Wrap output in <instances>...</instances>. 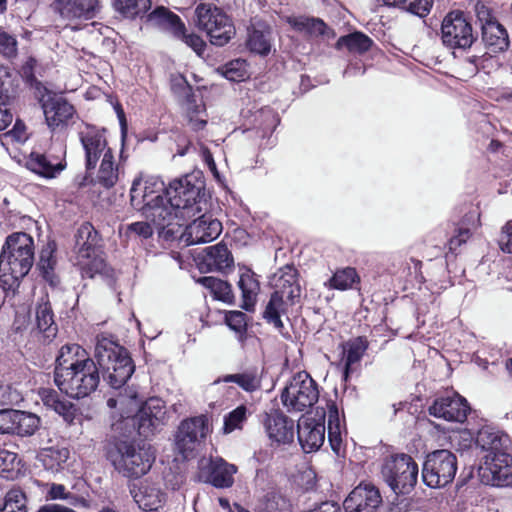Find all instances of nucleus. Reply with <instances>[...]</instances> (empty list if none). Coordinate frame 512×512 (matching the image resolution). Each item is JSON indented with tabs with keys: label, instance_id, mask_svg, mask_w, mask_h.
Wrapping results in <instances>:
<instances>
[{
	"label": "nucleus",
	"instance_id": "nucleus-1",
	"mask_svg": "<svg viewBox=\"0 0 512 512\" xmlns=\"http://www.w3.org/2000/svg\"><path fill=\"white\" fill-rule=\"evenodd\" d=\"M95 361L78 344L61 347L56 358L54 381L71 398L81 399L94 392L103 379L114 389L121 388L134 372V364L125 348L101 334L95 346Z\"/></svg>",
	"mask_w": 512,
	"mask_h": 512
},
{
	"label": "nucleus",
	"instance_id": "nucleus-2",
	"mask_svg": "<svg viewBox=\"0 0 512 512\" xmlns=\"http://www.w3.org/2000/svg\"><path fill=\"white\" fill-rule=\"evenodd\" d=\"M142 399L134 388H125L115 397L107 400V406L120 411L121 421L112 424L113 429H121L120 424L133 425L140 436L148 438L165 424L167 418L165 402L153 397L140 405Z\"/></svg>",
	"mask_w": 512,
	"mask_h": 512
},
{
	"label": "nucleus",
	"instance_id": "nucleus-3",
	"mask_svg": "<svg viewBox=\"0 0 512 512\" xmlns=\"http://www.w3.org/2000/svg\"><path fill=\"white\" fill-rule=\"evenodd\" d=\"M34 263V240L25 232L9 235L0 254V286L3 290H14Z\"/></svg>",
	"mask_w": 512,
	"mask_h": 512
},
{
	"label": "nucleus",
	"instance_id": "nucleus-4",
	"mask_svg": "<svg viewBox=\"0 0 512 512\" xmlns=\"http://www.w3.org/2000/svg\"><path fill=\"white\" fill-rule=\"evenodd\" d=\"M165 195L180 210L182 218H191L209 210L204 184L193 176L186 175L170 182Z\"/></svg>",
	"mask_w": 512,
	"mask_h": 512
},
{
	"label": "nucleus",
	"instance_id": "nucleus-5",
	"mask_svg": "<svg viewBox=\"0 0 512 512\" xmlns=\"http://www.w3.org/2000/svg\"><path fill=\"white\" fill-rule=\"evenodd\" d=\"M108 458L115 470L124 477L139 478L151 469L155 453L150 445L121 441L109 452Z\"/></svg>",
	"mask_w": 512,
	"mask_h": 512
},
{
	"label": "nucleus",
	"instance_id": "nucleus-6",
	"mask_svg": "<svg viewBox=\"0 0 512 512\" xmlns=\"http://www.w3.org/2000/svg\"><path fill=\"white\" fill-rule=\"evenodd\" d=\"M101 238L90 223L82 224L76 234L75 253L76 264L83 276L94 277L105 267L101 251Z\"/></svg>",
	"mask_w": 512,
	"mask_h": 512
},
{
	"label": "nucleus",
	"instance_id": "nucleus-7",
	"mask_svg": "<svg viewBox=\"0 0 512 512\" xmlns=\"http://www.w3.org/2000/svg\"><path fill=\"white\" fill-rule=\"evenodd\" d=\"M381 473L394 493L407 495L417 484L419 469L411 456L396 454L385 459Z\"/></svg>",
	"mask_w": 512,
	"mask_h": 512
},
{
	"label": "nucleus",
	"instance_id": "nucleus-8",
	"mask_svg": "<svg viewBox=\"0 0 512 512\" xmlns=\"http://www.w3.org/2000/svg\"><path fill=\"white\" fill-rule=\"evenodd\" d=\"M195 22L200 30L206 32L211 44L215 46H224L235 35L230 18L213 4H199L195 9Z\"/></svg>",
	"mask_w": 512,
	"mask_h": 512
},
{
	"label": "nucleus",
	"instance_id": "nucleus-9",
	"mask_svg": "<svg viewBox=\"0 0 512 512\" xmlns=\"http://www.w3.org/2000/svg\"><path fill=\"white\" fill-rule=\"evenodd\" d=\"M319 398L317 383L305 371L292 377L281 393L282 404L289 412H303L311 408Z\"/></svg>",
	"mask_w": 512,
	"mask_h": 512
},
{
	"label": "nucleus",
	"instance_id": "nucleus-10",
	"mask_svg": "<svg viewBox=\"0 0 512 512\" xmlns=\"http://www.w3.org/2000/svg\"><path fill=\"white\" fill-rule=\"evenodd\" d=\"M457 472V458L449 450H436L427 455L422 469L424 483L431 488L445 487Z\"/></svg>",
	"mask_w": 512,
	"mask_h": 512
},
{
	"label": "nucleus",
	"instance_id": "nucleus-11",
	"mask_svg": "<svg viewBox=\"0 0 512 512\" xmlns=\"http://www.w3.org/2000/svg\"><path fill=\"white\" fill-rule=\"evenodd\" d=\"M442 42L450 49H467L477 39L472 25L464 12L452 11L442 21Z\"/></svg>",
	"mask_w": 512,
	"mask_h": 512
},
{
	"label": "nucleus",
	"instance_id": "nucleus-12",
	"mask_svg": "<svg viewBox=\"0 0 512 512\" xmlns=\"http://www.w3.org/2000/svg\"><path fill=\"white\" fill-rule=\"evenodd\" d=\"M211 432L207 415H198L184 419L176 434V446L185 458L199 446Z\"/></svg>",
	"mask_w": 512,
	"mask_h": 512
},
{
	"label": "nucleus",
	"instance_id": "nucleus-13",
	"mask_svg": "<svg viewBox=\"0 0 512 512\" xmlns=\"http://www.w3.org/2000/svg\"><path fill=\"white\" fill-rule=\"evenodd\" d=\"M145 217L152 221L154 225L163 233L165 237L173 236L176 232L175 226H181L180 220H184L180 210L173 205L172 201L165 196L157 201L143 206L140 209Z\"/></svg>",
	"mask_w": 512,
	"mask_h": 512
},
{
	"label": "nucleus",
	"instance_id": "nucleus-14",
	"mask_svg": "<svg viewBox=\"0 0 512 512\" xmlns=\"http://www.w3.org/2000/svg\"><path fill=\"white\" fill-rule=\"evenodd\" d=\"M106 130L92 125H85L80 130L79 140L84 150L85 166L88 173L92 174L97 163L105 154H110L113 150L108 146Z\"/></svg>",
	"mask_w": 512,
	"mask_h": 512
},
{
	"label": "nucleus",
	"instance_id": "nucleus-15",
	"mask_svg": "<svg viewBox=\"0 0 512 512\" xmlns=\"http://www.w3.org/2000/svg\"><path fill=\"white\" fill-rule=\"evenodd\" d=\"M65 158L66 146L59 144L44 154L32 152L26 161V166L44 178H55L66 168Z\"/></svg>",
	"mask_w": 512,
	"mask_h": 512
},
{
	"label": "nucleus",
	"instance_id": "nucleus-16",
	"mask_svg": "<svg viewBox=\"0 0 512 512\" xmlns=\"http://www.w3.org/2000/svg\"><path fill=\"white\" fill-rule=\"evenodd\" d=\"M41 107L48 128L52 132L65 130L76 115V110L65 98L57 95H48L41 100Z\"/></svg>",
	"mask_w": 512,
	"mask_h": 512
},
{
	"label": "nucleus",
	"instance_id": "nucleus-17",
	"mask_svg": "<svg viewBox=\"0 0 512 512\" xmlns=\"http://www.w3.org/2000/svg\"><path fill=\"white\" fill-rule=\"evenodd\" d=\"M478 473L485 485L512 486V455L505 453L494 459L488 458L482 462Z\"/></svg>",
	"mask_w": 512,
	"mask_h": 512
},
{
	"label": "nucleus",
	"instance_id": "nucleus-18",
	"mask_svg": "<svg viewBox=\"0 0 512 512\" xmlns=\"http://www.w3.org/2000/svg\"><path fill=\"white\" fill-rule=\"evenodd\" d=\"M200 214L197 219L186 226L181 235L182 240L187 245L211 242L216 239L222 231V224L219 220L212 218L211 215H207V212Z\"/></svg>",
	"mask_w": 512,
	"mask_h": 512
},
{
	"label": "nucleus",
	"instance_id": "nucleus-19",
	"mask_svg": "<svg viewBox=\"0 0 512 512\" xmlns=\"http://www.w3.org/2000/svg\"><path fill=\"white\" fill-rule=\"evenodd\" d=\"M469 410L467 400L454 394L436 398L429 407V414L449 422H464Z\"/></svg>",
	"mask_w": 512,
	"mask_h": 512
},
{
	"label": "nucleus",
	"instance_id": "nucleus-20",
	"mask_svg": "<svg viewBox=\"0 0 512 512\" xmlns=\"http://www.w3.org/2000/svg\"><path fill=\"white\" fill-rule=\"evenodd\" d=\"M382 503L379 490L371 484H359L343 503L345 512H375Z\"/></svg>",
	"mask_w": 512,
	"mask_h": 512
},
{
	"label": "nucleus",
	"instance_id": "nucleus-21",
	"mask_svg": "<svg viewBox=\"0 0 512 512\" xmlns=\"http://www.w3.org/2000/svg\"><path fill=\"white\" fill-rule=\"evenodd\" d=\"M477 446L485 453L483 462L488 458L499 457L500 454L508 453L510 438L501 431L491 427H483L479 430L476 438Z\"/></svg>",
	"mask_w": 512,
	"mask_h": 512
},
{
	"label": "nucleus",
	"instance_id": "nucleus-22",
	"mask_svg": "<svg viewBox=\"0 0 512 512\" xmlns=\"http://www.w3.org/2000/svg\"><path fill=\"white\" fill-rule=\"evenodd\" d=\"M234 259L227 246L222 243L205 248L198 266L202 272H225L232 268Z\"/></svg>",
	"mask_w": 512,
	"mask_h": 512
},
{
	"label": "nucleus",
	"instance_id": "nucleus-23",
	"mask_svg": "<svg viewBox=\"0 0 512 512\" xmlns=\"http://www.w3.org/2000/svg\"><path fill=\"white\" fill-rule=\"evenodd\" d=\"M140 180L135 179L130 189L131 204L135 209H142L159 198L165 193L164 182L156 177H149L145 180L143 190L139 188Z\"/></svg>",
	"mask_w": 512,
	"mask_h": 512
},
{
	"label": "nucleus",
	"instance_id": "nucleus-24",
	"mask_svg": "<svg viewBox=\"0 0 512 512\" xmlns=\"http://www.w3.org/2000/svg\"><path fill=\"white\" fill-rule=\"evenodd\" d=\"M298 441L306 452L318 450L325 440V425L315 419L302 418L298 422Z\"/></svg>",
	"mask_w": 512,
	"mask_h": 512
},
{
	"label": "nucleus",
	"instance_id": "nucleus-25",
	"mask_svg": "<svg viewBox=\"0 0 512 512\" xmlns=\"http://www.w3.org/2000/svg\"><path fill=\"white\" fill-rule=\"evenodd\" d=\"M98 4V0H54V9L63 19H90L95 16Z\"/></svg>",
	"mask_w": 512,
	"mask_h": 512
},
{
	"label": "nucleus",
	"instance_id": "nucleus-26",
	"mask_svg": "<svg viewBox=\"0 0 512 512\" xmlns=\"http://www.w3.org/2000/svg\"><path fill=\"white\" fill-rule=\"evenodd\" d=\"M130 493L139 508L145 512H159L163 506V494L160 489L147 481L133 484Z\"/></svg>",
	"mask_w": 512,
	"mask_h": 512
},
{
	"label": "nucleus",
	"instance_id": "nucleus-27",
	"mask_svg": "<svg viewBox=\"0 0 512 512\" xmlns=\"http://www.w3.org/2000/svg\"><path fill=\"white\" fill-rule=\"evenodd\" d=\"M265 429L268 437L276 443H290L294 439V421L280 412L267 415Z\"/></svg>",
	"mask_w": 512,
	"mask_h": 512
},
{
	"label": "nucleus",
	"instance_id": "nucleus-28",
	"mask_svg": "<svg viewBox=\"0 0 512 512\" xmlns=\"http://www.w3.org/2000/svg\"><path fill=\"white\" fill-rule=\"evenodd\" d=\"M297 276V270L291 265L280 268L271 277L270 283L274 292L284 295L287 299L299 298L301 288Z\"/></svg>",
	"mask_w": 512,
	"mask_h": 512
},
{
	"label": "nucleus",
	"instance_id": "nucleus-29",
	"mask_svg": "<svg viewBox=\"0 0 512 512\" xmlns=\"http://www.w3.org/2000/svg\"><path fill=\"white\" fill-rule=\"evenodd\" d=\"M156 16H168L174 36L182 40L187 46L193 49V51H195L197 55L201 56L203 54L206 48V43L200 36L194 33L188 34L186 32L185 25L178 16L168 15L167 11L164 8H158L151 14V17Z\"/></svg>",
	"mask_w": 512,
	"mask_h": 512
},
{
	"label": "nucleus",
	"instance_id": "nucleus-30",
	"mask_svg": "<svg viewBox=\"0 0 512 512\" xmlns=\"http://www.w3.org/2000/svg\"><path fill=\"white\" fill-rule=\"evenodd\" d=\"M482 40L492 53L503 52L509 47L506 29L497 21H487L482 25Z\"/></svg>",
	"mask_w": 512,
	"mask_h": 512
},
{
	"label": "nucleus",
	"instance_id": "nucleus-31",
	"mask_svg": "<svg viewBox=\"0 0 512 512\" xmlns=\"http://www.w3.org/2000/svg\"><path fill=\"white\" fill-rule=\"evenodd\" d=\"M328 441L331 449L337 456L345 453L343 424L340 419L339 410L336 404L328 405Z\"/></svg>",
	"mask_w": 512,
	"mask_h": 512
},
{
	"label": "nucleus",
	"instance_id": "nucleus-32",
	"mask_svg": "<svg viewBox=\"0 0 512 512\" xmlns=\"http://www.w3.org/2000/svg\"><path fill=\"white\" fill-rule=\"evenodd\" d=\"M480 226V214L477 211L467 213L454 230L448 245L451 252H455L462 244L466 243L473 231Z\"/></svg>",
	"mask_w": 512,
	"mask_h": 512
},
{
	"label": "nucleus",
	"instance_id": "nucleus-33",
	"mask_svg": "<svg viewBox=\"0 0 512 512\" xmlns=\"http://www.w3.org/2000/svg\"><path fill=\"white\" fill-rule=\"evenodd\" d=\"M237 467L222 458L211 459L209 482L216 488H229L234 483Z\"/></svg>",
	"mask_w": 512,
	"mask_h": 512
},
{
	"label": "nucleus",
	"instance_id": "nucleus-34",
	"mask_svg": "<svg viewBox=\"0 0 512 512\" xmlns=\"http://www.w3.org/2000/svg\"><path fill=\"white\" fill-rule=\"evenodd\" d=\"M238 286L242 293L241 307L246 311H253L260 291V285L255 274L246 270L240 275Z\"/></svg>",
	"mask_w": 512,
	"mask_h": 512
},
{
	"label": "nucleus",
	"instance_id": "nucleus-35",
	"mask_svg": "<svg viewBox=\"0 0 512 512\" xmlns=\"http://www.w3.org/2000/svg\"><path fill=\"white\" fill-rule=\"evenodd\" d=\"M269 28L261 21H254L248 30L247 46L255 53L265 55L270 51Z\"/></svg>",
	"mask_w": 512,
	"mask_h": 512
},
{
	"label": "nucleus",
	"instance_id": "nucleus-36",
	"mask_svg": "<svg viewBox=\"0 0 512 512\" xmlns=\"http://www.w3.org/2000/svg\"><path fill=\"white\" fill-rule=\"evenodd\" d=\"M36 327L43 340L50 342L55 338L58 328L54 322L52 308L48 302L38 304L36 308Z\"/></svg>",
	"mask_w": 512,
	"mask_h": 512
},
{
	"label": "nucleus",
	"instance_id": "nucleus-37",
	"mask_svg": "<svg viewBox=\"0 0 512 512\" xmlns=\"http://www.w3.org/2000/svg\"><path fill=\"white\" fill-rule=\"evenodd\" d=\"M295 303V299H287L284 295L273 292L264 311V318L276 328H282L281 315L285 314L287 308Z\"/></svg>",
	"mask_w": 512,
	"mask_h": 512
},
{
	"label": "nucleus",
	"instance_id": "nucleus-38",
	"mask_svg": "<svg viewBox=\"0 0 512 512\" xmlns=\"http://www.w3.org/2000/svg\"><path fill=\"white\" fill-rule=\"evenodd\" d=\"M235 383L244 391L252 393L261 387V377L256 370H246L241 373L228 374L218 378L213 385Z\"/></svg>",
	"mask_w": 512,
	"mask_h": 512
},
{
	"label": "nucleus",
	"instance_id": "nucleus-39",
	"mask_svg": "<svg viewBox=\"0 0 512 512\" xmlns=\"http://www.w3.org/2000/svg\"><path fill=\"white\" fill-rule=\"evenodd\" d=\"M96 175L97 182L105 188L113 187L119 180L120 168L115 160L114 152L101 158Z\"/></svg>",
	"mask_w": 512,
	"mask_h": 512
},
{
	"label": "nucleus",
	"instance_id": "nucleus-40",
	"mask_svg": "<svg viewBox=\"0 0 512 512\" xmlns=\"http://www.w3.org/2000/svg\"><path fill=\"white\" fill-rule=\"evenodd\" d=\"M41 425V419L34 413L16 410L12 435L30 437L35 434Z\"/></svg>",
	"mask_w": 512,
	"mask_h": 512
},
{
	"label": "nucleus",
	"instance_id": "nucleus-41",
	"mask_svg": "<svg viewBox=\"0 0 512 512\" xmlns=\"http://www.w3.org/2000/svg\"><path fill=\"white\" fill-rule=\"evenodd\" d=\"M368 348V342L363 337H357L349 342L344 347V375L345 378L352 371L353 365L357 364L363 357Z\"/></svg>",
	"mask_w": 512,
	"mask_h": 512
},
{
	"label": "nucleus",
	"instance_id": "nucleus-42",
	"mask_svg": "<svg viewBox=\"0 0 512 512\" xmlns=\"http://www.w3.org/2000/svg\"><path fill=\"white\" fill-rule=\"evenodd\" d=\"M360 283V277L355 268L338 269L328 281V287L336 290L353 289Z\"/></svg>",
	"mask_w": 512,
	"mask_h": 512
},
{
	"label": "nucleus",
	"instance_id": "nucleus-43",
	"mask_svg": "<svg viewBox=\"0 0 512 512\" xmlns=\"http://www.w3.org/2000/svg\"><path fill=\"white\" fill-rule=\"evenodd\" d=\"M197 283L209 289L214 299L227 303L233 299L231 286L226 281L212 276H204L200 277Z\"/></svg>",
	"mask_w": 512,
	"mask_h": 512
},
{
	"label": "nucleus",
	"instance_id": "nucleus-44",
	"mask_svg": "<svg viewBox=\"0 0 512 512\" xmlns=\"http://www.w3.org/2000/svg\"><path fill=\"white\" fill-rule=\"evenodd\" d=\"M372 40L361 32H354L346 36H342L337 40L336 48L342 49L346 47L350 52L364 53L370 49Z\"/></svg>",
	"mask_w": 512,
	"mask_h": 512
},
{
	"label": "nucleus",
	"instance_id": "nucleus-45",
	"mask_svg": "<svg viewBox=\"0 0 512 512\" xmlns=\"http://www.w3.org/2000/svg\"><path fill=\"white\" fill-rule=\"evenodd\" d=\"M38 457L46 469L58 470L68 460L69 450L64 447L44 448Z\"/></svg>",
	"mask_w": 512,
	"mask_h": 512
},
{
	"label": "nucleus",
	"instance_id": "nucleus-46",
	"mask_svg": "<svg viewBox=\"0 0 512 512\" xmlns=\"http://www.w3.org/2000/svg\"><path fill=\"white\" fill-rule=\"evenodd\" d=\"M114 6L123 16L135 18L150 9L151 0H115Z\"/></svg>",
	"mask_w": 512,
	"mask_h": 512
},
{
	"label": "nucleus",
	"instance_id": "nucleus-47",
	"mask_svg": "<svg viewBox=\"0 0 512 512\" xmlns=\"http://www.w3.org/2000/svg\"><path fill=\"white\" fill-rule=\"evenodd\" d=\"M0 512H27V498L20 488L10 489L4 498Z\"/></svg>",
	"mask_w": 512,
	"mask_h": 512
},
{
	"label": "nucleus",
	"instance_id": "nucleus-48",
	"mask_svg": "<svg viewBox=\"0 0 512 512\" xmlns=\"http://www.w3.org/2000/svg\"><path fill=\"white\" fill-rule=\"evenodd\" d=\"M19 464L16 453L0 447V477L13 479L19 472Z\"/></svg>",
	"mask_w": 512,
	"mask_h": 512
},
{
	"label": "nucleus",
	"instance_id": "nucleus-49",
	"mask_svg": "<svg viewBox=\"0 0 512 512\" xmlns=\"http://www.w3.org/2000/svg\"><path fill=\"white\" fill-rule=\"evenodd\" d=\"M217 70L222 76L232 82H240L248 77L246 61L241 59L233 60Z\"/></svg>",
	"mask_w": 512,
	"mask_h": 512
},
{
	"label": "nucleus",
	"instance_id": "nucleus-50",
	"mask_svg": "<svg viewBox=\"0 0 512 512\" xmlns=\"http://www.w3.org/2000/svg\"><path fill=\"white\" fill-rule=\"evenodd\" d=\"M247 407L240 405L224 416L223 433L230 434L235 430H241L247 420Z\"/></svg>",
	"mask_w": 512,
	"mask_h": 512
},
{
	"label": "nucleus",
	"instance_id": "nucleus-51",
	"mask_svg": "<svg viewBox=\"0 0 512 512\" xmlns=\"http://www.w3.org/2000/svg\"><path fill=\"white\" fill-rule=\"evenodd\" d=\"M186 112L193 130L198 131L205 127L207 120L205 118V106L202 101L197 103L195 100L188 99L186 103Z\"/></svg>",
	"mask_w": 512,
	"mask_h": 512
},
{
	"label": "nucleus",
	"instance_id": "nucleus-52",
	"mask_svg": "<svg viewBox=\"0 0 512 512\" xmlns=\"http://www.w3.org/2000/svg\"><path fill=\"white\" fill-rule=\"evenodd\" d=\"M289 22L296 30L305 31L311 35H325L327 32L326 24L320 19L296 17Z\"/></svg>",
	"mask_w": 512,
	"mask_h": 512
},
{
	"label": "nucleus",
	"instance_id": "nucleus-53",
	"mask_svg": "<svg viewBox=\"0 0 512 512\" xmlns=\"http://www.w3.org/2000/svg\"><path fill=\"white\" fill-rule=\"evenodd\" d=\"M265 512H291L292 504L288 498L277 492H269L265 496Z\"/></svg>",
	"mask_w": 512,
	"mask_h": 512
},
{
	"label": "nucleus",
	"instance_id": "nucleus-54",
	"mask_svg": "<svg viewBox=\"0 0 512 512\" xmlns=\"http://www.w3.org/2000/svg\"><path fill=\"white\" fill-rule=\"evenodd\" d=\"M432 6L433 0H407V2L401 4L399 8L419 17H425L429 14Z\"/></svg>",
	"mask_w": 512,
	"mask_h": 512
},
{
	"label": "nucleus",
	"instance_id": "nucleus-55",
	"mask_svg": "<svg viewBox=\"0 0 512 512\" xmlns=\"http://www.w3.org/2000/svg\"><path fill=\"white\" fill-rule=\"evenodd\" d=\"M125 235L129 238L138 237L140 239H148L153 235V228L145 221L133 222L126 226Z\"/></svg>",
	"mask_w": 512,
	"mask_h": 512
},
{
	"label": "nucleus",
	"instance_id": "nucleus-56",
	"mask_svg": "<svg viewBox=\"0 0 512 512\" xmlns=\"http://www.w3.org/2000/svg\"><path fill=\"white\" fill-rule=\"evenodd\" d=\"M17 53V40L0 26V54L14 57Z\"/></svg>",
	"mask_w": 512,
	"mask_h": 512
},
{
	"label": "nucleus",
	"instance_id": "nucleus-57",
	"mask_svg": "<svg viewBox=\"0 0 512 512\" xmlns=\"http://www.w3.org/2000/svg\"><path fill=\"white\" fill-rule=\"evenodd\" d=\"M10 100V96L0 89V131L6 129L13 121Z\"/></svg>",
	"mask_w": 512,
	"mask_h": 512
},
{
	"label": "nucleus",
	"instance_id": "nucleus-58",
	"mask_svg": "<svg viewBox=\"0 0 512 512\" xmlns=\"http://www.w3.org/2000/svg\"><path fill=\"white\" fill-rule=\"evenodd\" d=\"M10 100V96L0 89V131L6 129L13 121Z\"/></svg>",
	"mask_w": 512,
	"mask_h": 512
},
{
	"label": "nucleus",
	"instance_id": "nucleus-59",
	"mask_svg": "<svg viewBox=\"0 0 512 512\" xmlns=\"http://www.w3.org/2000/svg\"><path fill=\"white\" fill-rule=\"evenodd\" d=\"M225 322L235 332L242 333L246 329V315L241 311H229L225 314Z\"/></svg>",
	"mask_w": 512,
	"mask_h": 512
},
{
	"label": "nucleus",
	"instance_id": "nucleus-60",
	"mask_svg": "<svg viewBox=\"0 0 512 512\" xmlns=\"http://www.w3.org/2000/svg\"><path fill=\"white\" fill-rule=\"evenodd\" d=\"M15 412V409L0 410V434H13Z\"/></svg>",
	"mask_w": 512,
	"mask_h": 512
},
{
	"label": "nucleus",
	"instance_id": "nucleus-61",
	"mask_svg": "<svg viewBox=\"0 0 512 512\" xmlns=\"http://www.w3.org/2000/svg\"><path fill=\"white\" fill-rule=\"evenodd\" d=\"M54 411L62 416L64 421L68 424H74L78 410L69 401L61 400Z\"/></svg>",
	"mask_w": 512,
	"mask_h": 512
},
{
	"label": "nucleus",
	"instance_id": "nucleus-62",
	"mask_svg": "<svg viewBox=\"0 0 512 512\" xmlns=\"http://www.w3.org/2000/svg\"><path fill=\"white\" fill-rule=\"evenodd\" d=\"M499 246L503 252L512 253V221L507 222L502 228Z\"/></svg>",
	"mask_w": 512,
	"mask_h": 512
},
{
	"label": "nucleus",
	"instance_id": "nucleus-63",
	"mask_svg": "<svg viewBox=\"0 0 512 512\" xmlns=\"http://www.w3.org/2000/svg\"><path fill=\"white\" fill-rule=\"evenodd\" d=\"M39 395L44 405L52 410H55L59 402L62 400L58 393L53 389H41Z\"/></svg>",
	"mask_w": 512,
	"mask_h": 512
},
{
	"label": "nucleus",
	"instance_id": "nucleus-64",
	"mask_svg": "<svg viewBox=\"0 0 512 512\" xmlns=\"http://www.w3.org/2000/svg\"><path fill=\"white\" fill-rule=\"evenodd\" d=\"M54 244L48 243V245L41 251L39 266L41 269L47 271L53 268V252Z\"/></svg>",
	"mask_w": 512,
	"mask_h": 512
}]
</instances>
